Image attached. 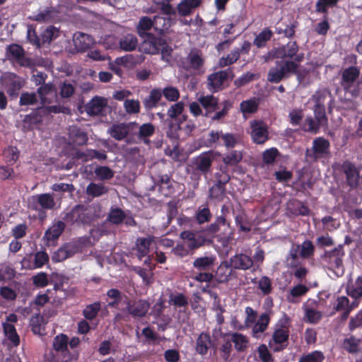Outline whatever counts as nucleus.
Here are the masks:
<instances>
[{
  "label": "nucleus",
  "mask_w": 362,
  "mask_h": 362,
  "mask_svg": "<svg viewBox=\"0 0 362 362\" xmlns=\"http://www.w3.org/2000/svg\"><path fill=\"white\" fill-rule=\"evenodd\" d=\"M345 255L344 246L339 245L334 249L325 251L321 259L328 269L334 272L337 276H342L344 272L343 257Z\"/></svg>",
  "instance_id": "6"
},
{
  "label": "nucleus",
  "mask_w": 362,
  "mask_h": 362,
  "mask_svg": "<svg viewBox=\"0 0 362 362\" xmlns=\"http://www.w3.org/2000/svg\"><path fill=\"white\" fill-rule=\"evenodd\" d=\"M152 28H153V19L145 16L140 18L136 28L138 35L141 37H144L145 36H147L148 34H151L150 33H148V31Z\"/></svg>",
  "instance_id": "42"
},
{
  "label": "nucleus",
  "mask_w": 362,
  "mask_h": 362,
  "mask_svg": "<svg viewBox=\"0 0 362 362\" xmlns=\"http://www.w3.org/2000/svg\"><path fill=\"white\" fill-rule=\"evenodd\" d=\"M216 257L209 255L197 257L193 262V267L199 272L210 271L215 265Z\"/></svg>",
  "instance_id": "33"
},
{
  "label": "nucleus",
  "mask_w": 362,
  "mask_h": 362,
  "mask_svg": "<svg viewBox=\"0 0 362 362\" xmlns=\"http://www.w3.org/2000/svg\"><path fill=\"white\" fill-rule=\"evenodd\" d=\"M4 332L8 339L14 345L20 344V338L13 325L8 322L2 323Z\"/></svg>",
  "instance_id": "48"
},
{
  "label": "nucleus",
  "mask_w": 362,
  "mask_h": 362,
  "mask_svg": "<svg viewBox=\"0 0 362 362\" xmlns=\"http://www.w3.org/2000/svg\"><path fill=\"white\" fill-rule=\"evenodd\" d=\"M55 206L54 199L49 193H43L30 197L28 199V207L32 210H51Z\"/></svg>",
  "instance_id": "13"
},
{
  "label": "nucleus",
  "mask_w": 362,
  "mask_h": 362,
  "mask_svg": "<svg viewBox=\"0 0 362 362\" xmlns=\"http://www.w3.org/2000/svg\"><path fill=\"white\" fill-rule=\"evenodd\" d=\"M69 136L72 143L76 146L85 145L88 140L87 134L76 126L70 127Z\"/></svg>",
  "instance_id": "38"
},
{
  "label": "nucleus",
  "mask_w": 362,
  "mask_h": 362,
  "mask_svg": "<svg viewBox=\"0 0 362 362\" xmlns=\"http://www.w3.org/2000/svg\"><path fill=\"white\" fill-rule=\"evenodd\" d=\"M341 170L346 175L347 185L351 188H356L359 182V172L355 165L349 160L343 162Z\"/></svg>",
  "instance_id": "23"
},
{
  "label": "nucleus",
  "mask_w": 362,
  "mask_h": 362,
  "mask_svg": "<svg viewBox=\"0 0 362 362\" xmlns=\"http://www.w3.org/2000/svg\"><path fill=\"white\" fill-rule=\"evenodd\" d=\"M162 91L160 89H153L148 97L144 101V105L147 110L156 107L158 102L161 99Z\"/></svg>",
  "instance_id": "45"
},
{
  "label": "nucleus",
  "mask_w": 362,
  "mask_h": 362,
  "mask_svg": "<svg viewBox=\"0 0 362 362\" xmlns=\"http://www.w3.org/2000/svg\"><path fill=\"white\" fill-rule=\"evenodd\" d=\"M126 214L122 209L118 207H112L107 215V220L114 225H119L124 222Z\"/></svg>",
  "instance_id": "49"
},
{
  "label": "nucleus",
  "mask_w": 362,
  "mask_h": 362,
  "mask_svg": "<svg viewBox=\"0 0 362 362\" xmlns=\"http://www.w3.org/2000/svg\"><path fill=\"white\" fill-rule=\"evenodd\" d=\"M37 93L42 104H50L57 99V94L54 84L45 83L40 86Z\"/></svg>",
  "instance_id": "26"
},
{
  "label": "nucleus",
  "mask_w": 362,
  "mask_h": 362,
  "mask_svg": "<svg viewBox=\"0 0 362 362\" xmlns=\"http://www.w3.org/2000/svg\"><path fill=\"white\" fill-rule=\"evenodd\" d=\"M211 338L209 333L202 332L196 340L195 350L197 354L205 356L211 346Z\"/></svg>",
  "instance_id": "35"
},
{
  "label": "nucleus",
  "mask_w": 362,
  "mask_h": 362,
  "mask_svg": "<svg viewBox=\"0 0 362 362\" xmlns=\"http://www.w3.org/2000/svg\"><path fill=\"white\" fill-rule=\"evenodd\" d=\"M240 58V51L238 48L232 50L226 57H222L219 59L218 65L223 68L235 63Z\"/></svg>",
  "instance_id": "52"
},
{
  "label": "nucleus",
  "mask_w": 362,
  "mask_h": 362,
  "mask_svg": "<svg viewBox=\"0 0 362 362\" xmlns=\"http://www.w3.org/2000/svg\"><path fill=\"white\" fill-rule=\"evenodd\" d=\"M98 218L95 211L89 206L77 204L71 209L64 211L63 220L68 224L90 226Z\"/></svg>",
  "instance_id": "3"
},
{
  "label": "nucleus",
  "mask_w": 362,
  "mask_h": 362,
  "mask_svg": "<svg viewBox=\"0 0 362 362\" xmlns=\"http://www.w3.org/2000/svg\"><path fill=\"white\" fill-rule=\"evenodd\" d=\"M243 159V154L241 151H231L228 154L225 155L223 158V162L224 163V165L227 167L235 166L238 163H239Z\"/></svg>",
  "instance_id": "54"
},
{
  "label": "nucleus",
  "mask_w": 362,
  "mask_h": 362,
  "mask_svg": "<svg viewBox=\"0 0 362 362\" xmlns=\"http://www.w3.org/2000/svg\"><path fill=\"white\" fill-rule=\"evenodd\" d=\"M107 296L111 300L107 303L110 308H118L120 304L127 305L129 297L117 288H110L107 291Z\"/></svg>",
  "instance_id": "28"
},
{
  "label": "nucleus",
  "mask_w": 362,
  "mask_h": 362,
  "mask_svg": "<svg viewBox=\"0 0 362 362\" xmlns=\"http://www.w3.org/2000/svg\"><path fill=\"white\" fill-rule=\"evenodd\" d=\"M202 2V0H182L176 8L178 15L182 17L190 16Z\"/></svg>",
  "instance_id": "31"
},
{
  "label": "nucleus",
  "mask_w": 362,
  "mask_h": 362,
  "mask_svg": "<svg viewBox=\"0 0 362 362\" xmlns=\"http://www.w3.org/2000/svg\"><path fill=\"white\" fill-rule=\"evenodd\" d=\"M169 303L178 308L186 307L189 303L187 296L182 293H177L176 295L170 294L169 296Z\"/></svg>",
  "instance_id": "62"
},
{
  "label": "nucleus",
  "mask_w": 362,
  "mask_h": 362,
  "mask_svg": "<svg viewBox=\"0 0 362 362\" xmlns=\"http://www.w3.org/2000/svg\"><path fill=\"white\" fill-rule=\"evenodd\" d=\"M216 184L226 185L230 181V176L228 173V167L226 165H221L217 172L214 174Z\"/></svg>",
  "instance_id": "55"
},
{
  "label": "nucleus",
  "mask_w": 362,
  "mask_h": 362,
  "mask_svg": "<svg viewBox=\"0 0 362 362\" xmlns=\"http://www.w3.org/2000/svg\"><path fill=\"white\" fill-rule=\"evenodd\" d=\"M65 227V223L62 221L54 222L52 226L45 231L44 239L48 243L56 241L64 232Z\"/></svg>",
  "instance_id": "32"
},
{
  "label": "nucleus",
  "mask_w": 362,
  "mask_h": 362,
  "mask_svg": "<svg viewBox=\"0 0 362 362\" xmlns=\"http://www.w3.org/2000/svg\"><path fill=\"white\" fill-rule=\"evenodd\" d=\"M250 127L252 129L251 137L254 143L263 144L269 139L268 127L263 121H252Z\"/></svg>",
  "instance_id": "20"
},
{
  "label": "nucleus",
  "mask_w": 362,
  "mask_h": 362,
  "mask_svg": "<svg viewBox=\"0 0 362 362\" xmlns=\"http://www.w3.org/2000/svg\"><path fill=\"white\" fill-rule=\"evenodd\" d=\"M143 42L140 46V50L149 54H157L159 53L160 46L165 45V39L162 37L156 36L154 34H148L142 37Z\"/></svg>",
  "instance_id": "18"
},
{
  "label": "nucleus",
  "mask_w": 362,
  "mask_h": 362,
  "mask_svg": "<svg viewBox=\"0 0 362 362\" xmlns=\"http://www.w3.org/2000/svg\"><path fill=\"white\" fill-rule=\"evenodd\" d=\"M53 13L54 8L52 7H47L45 10L40 11L37 15L30 16L29 19L37 22H50L54 18Z\"/></svg>",
  "instance_id": "53"
},
{
  "label": "nucleus",
  "mask_w": 362,
  "mask_h": 362,
  "mask_svg": "<svg viewBox=\"0 0 362 362\" xmlns=\"http://www.w3.org/2000/svg\"><path fill=\"white\" fill-rule=\"evenodd\" d=\"M279 154V150L274 147L265 150L262 153L263 163L267 165L273 164Z\"/></svg>",
  "instance_id": "64"
},
{
  "label": "nucleus",
  "mask_w": 362,
  "mask_h": 362,
  "mask_svg": "<svg viewBox=\"0 0 362 362\" xmlns=\"http://www.w3.org/2000/svg\"><path fill=\"white\" fill-rule=\"evenodd\" d=\"M361 339L354 335L345 338L342 342V348L349 354H356L359 351Z\"/></svg>",
  "instance_id": "46"
},
{
  "label": "nucleus",
  "mask_w": 362,
  "mask_h": 362,
  "mask_svg": "<svg viewBox=\"0 0 362 362\" xmlns=\"http://www.w3.org/2000/svg\"><path fill=\"white\" fill-rule=\"evenodd\" d=\"M109 188L102 183L90 182L88 185L86 193L93 198L99 197L107 194Z\"/></svg>",
  "instance_id": "41"
},
{
  "label": "nucleus",
  "mask_w": 362,
  "mask_h": 362,
  "mask_svg": "<svg viewBox=\"0 0 362 362\" xmlns=\"http://www.w3.org/2000/svg\"><path fill=\"white\" fill-rule=\"evenodd\" d=\"M298 65L290 60L276 61L275 66L269 69L267 80L274 83H279L284 78L298 73Z\"/></svg>",
  "instance_id": "5"
},
{
  "label": "nucleus",
  "mask_w": 362,
  "mask_h": 362,
  "mask_svg": "<svg viewBox=\"0 0 362 362\" xmlns=\"http://www.w3.org/2000/svg\"><path fill=\"white\" fill-rule=\"evenodd\" d=\"M81 252V245L76 241L63 244L52 256L54 262H60Z\"/></svg>",
  "instance_id": "15"
},
{
  "label": "nucleus",
  "mask_w": 362,
  "mask_h": 362,
  "mask_svg": "<svg viewBox=\"0 0 362 362\" xmlns=\"http://www.w3.org/2000/svg\"><path fill=\"white\" fill-rule=\"evenodd\" d=\"M229 261H223L218 267L215 278L217 282L223 284L226 283L230 279L233 274V269Z\"/></svg>",
  "instance_id": "30"
},
{
  "label": "nucleus",
  "mask_w": 362,
  "mask_h": 362,
  "mask_svg": "<svg viewBox=\"0 0 362 362\" xmlns=\"http://www.w3.org/2000/svg\"><path fill=\"white\" fill-rule=\"evenodd\" d=\"M73 42L77 52H84L93 44V39L90 35L79 32L74 34Z\"/></svg>",
  "instance_id": "29"
},
{
  "label": "nucleus",
  "mask_w": 362,
  "mask_h": 362,
  "mask_svg": "<svg viewBox=\"0 0 362 362\" xmlns=\"http://www.w3.org/2000/svg\"><path fill=\"white\" fill-rule=\"evenodd\" d=\"M107 107V100L95 96L91 99L86 106V112L88 115H104L105 110Z\"/></svg>",
  "instance_id": "25"
},
{
  "label": "nucleus",
  "mask_w": 362,
  "mask_h": 362,
  "mask_svg": "<svg viewBox=\"0 0 362 362\" xmlns=\"http://www.w3.org/2000/svg\"><path fill=\"white\" fill-rule=\"evenodd\" d=\"M272 36V31L269 28H264L255 37L253 44L258 48L264 47Z\"/></svg>",
  "instance_id": "50"
},
{
  "label": "nucleus",
  "mask_w": 362,
  "mask_h": 362,
  "mask_svg": "<svg viewBox=\"0 0 362 362\" xmlns=\"http://www.w3.org/2000/svg\"><path fill=\"white\" fill-rule=\"evenodd\" d=\"M229 262L233 269L247 270L253 266V259L243 253L235 254L232 256Z\"/></svg>",
  "instance_id": "27"
},
{
  "label": "nucleus",
  "mask_w": 362,
  "mask_h": 362,
  "mask_svg": "<svg viewBox=\"0 0 362 362\" xmlns=\"http://www.w3.org/2000/svg\"><path fill=\"white\" fill-rule=\"evenodd\" d=\"M154 241V237L148 235L146 238H138L136 241V255L141 260L143 257L148 255L149 247Z\"/></svg>",
  "instance_id": "34"
},
{
  "label": "nucleus",
  "mask_w": 362,
  "mask_h": 362,
  "mask_svg": "<svg viewBox=\"0 0 362 362\" xmlns=\"http://www.w3.org/2000/svg\"><path fill=\"white\" fill-rule=\"evenodd\" d=\"M259 104L255 99L243 100L240 103V108L243 114H252L257 111Z\"/></svg>",
  "instance_id": "59"
},
{
  "label": "nucleus",
  "mask_w": 362,
  "mask_h": 362,
  "mask_svg": "<svg viewBox=\"0 0 362 362\" xmlns=\"http://www.w3.org/2000/svg\"><path fill=\"white\" fill-rule=\"evenodd\" d=\"M325 357L321 351H313L300 356L298 362H323Z\"/></svg>",
  "instance_id": "56"
},
{
  "label": "nucleus",
  "mask_w": 362,
  "mask_h": 362,
  "mask_svg": "<svg viewBox=\"0 0 362 362\" xmlns=\"http://www.w3.org/2000/svg\"><path fill=\"white\" fill-rule=\"evenodd\" d=\"M340 86L346 93L353 98H357L361 94V82L358 81L360 69L356 66H350L343 69L340 74Z\"/></svg>",
  "instance_id": "4"
},
{
  "label": "nucleus",
  "mask_w": 362,
  "mask_h": 362,
  "mask_svg": "<svg viewBox=\"0 0 362 362\" xmlns=\"http://www.w3.org/2000/svg\"><path fill=\"white\" fill-rule=\"evenodd\" d=\"M329 99V103L333 101L332 93L327 88L317 90L312 96V100L315 103L313 110H316L317 115L326 114L325 102Z\"/></svg>",
  "instance_id": "22"
},
{
  "label": "nucleus",
  "mask_w": 362,
  "mask_h": 362,
  "mask_svg": "<svg viewBox=\"0 0 362 362\" xmlns=\"http://www.w3.org/2000/svg\"><path fill=\"white\" fill-rule=\"evenodd\" d=\"M156 183L163 196L168 197L173 193L174 189L170 177L167 174L159 175Z\"/></svg>",
  "instance_id": "36"
},
{
  "label": "nucleus",
  "mask_w": 362,
  "mask_h": 362,
  "mask_svg": "<svg viewBox=\"0 0 362 362\" xmlns=\"http://www.w3.org/2000/svg\"><path fill=\"white\" fill-rule=\"evenodd\" d=\"M38 102L35 93L23 92L21 93L19 100L20 106H30L37 105Z\"/></svg>",
  "instance_id": "58"
},
{
  "label": "nucleus",
  "mask_w": 362,
  "mask_h": 362,
  "mask_svg": "<svg viewBox=\"0 0 362 362\" xmlns=\"http://www.w3.org/2000/svg\"><path fill=\"white\" fill-rule=\"evenodd\" d=\"M229 213V206L223 204L221 209V215L216 217L214 222L207 226V231L209 234H217L221 230V227L230 228V222L227 220V216Z\"/></svg>",
  "instance_id": "21"
},
{
  "label": "nucleus",
  "mask_w": 362,
  "mask_h": 362,
  "mask_svg": "<svg viewBox=\"0 0 362 362\" xmlns=\"http://www.w3.org/2000/svg\"><path fill=\"white\" fill-rule=\"evenodd\" d=\"M233 76V69L228 68L209 74L207 77V88L211 93H216L223 88L228 78Z\"/></svg>",
  "instance_id": "10"
},
{
  "label": "nucleus",
  "mask_w": 362,
  "mask_h": 362,
  "mask_svg": "<svg viewBox=\"0 0 362 362\" xmlns=\"http://www.w3.org/2000/svg\"><path fill=\"white\" fill-rule=\"evenodd\" d=\"M153 28L160 33H163L170 27V19L162 16H156L153 18Z\"/></svg>",
  "instance_id": "63"
},
{
  "label": "nucleus",
  "mask_w": 362,
  "mask_h": 362,
  "mask_svg": "<svg viewBox=\"0 0 362 362\" xmlns=\"http://www.w3.org/2000/svg\"><path fill=\"white\" fill-rule=\"evenodd\" d=\"M43 115L39 107L35 109L30 114L25 115L22 120V130L25 132L33 130L42 122Z\"/></svg>",
  "instance_id": "24"
},
{
  "label": "nucleus",
  "mask_w": 362,
  "mask_h": 362,
  "mask_svg": "<svg viewBox=\"0 0 362 362\" xmlns=\"http://www.w3.org/2000/svg\"><path fill=\"white\" fill-rule=\"evenodd\" d=\"M298 52V46L295 41H291L286 45L279 47L276 52V55L278 58L285 59L290 58L293 59Z\"/></svg>",
  "instance_id": "37"
},
{
  "label": "nucleus",
  "mask_w": 362,
  "mask_h": 362,
  "mask_svg": "<svg viewBox=\"0 0 362 362\" xmlns=\"http://www.w3.org/2000/svg\"><path fill=\"white\" fill-rule=\"evenodd\" d=\"M216 236L217 234H209L207 231V226L202 229L199 233H194L189 230H185L180 233V238L184 241V245L189 250H195L206 243H211Z\"/></svg>",
  "instance_id": "7"
},
{
  "label": "nucleus",
  "mask_w": 362,
  "mask_h": 362,
  "mask_svg": "<svg viewBox=\"0 0 362 362\" xmlns=\"http://www.w3.org/2000/svg\"><path fill=\"white\" fill-rule=\"evenodd\" d=\"M149 308L150 303L147 300L144 299L132 300L129 298V302L122 311L127 313L134 318H137L145 317Z\"/></svg>",
  "instance_id": "16"
},
{
  "label": "nucleus",
  "mask_w": 362,
  "mask_h": 362,
  "mask_svg": "<svg viewBox=\"0 0 362 362\" xmlns=\"http://www.w3.org/2000/svg\"><path fill=\"white\" fill-rule=\"evenodd\" d=\"M346 293L354 299L362 298V276H358L354 283L348 284L346 287Z\"/></svg>",
  "instance_id": "40"
},
{
  "label": "nucleus",
  "mask_w": 362,
  "mask_h": 362,
  "mask_svg": "<svg viewBox=\"0 0 362 362\" xmlns=\"http://www.w3.org/2000/svg\"><path fill=\"white\" fill-rule=\"evenodd\" d=\"M6 57L13 64L22 67L31 68L34 65L32 59L25 56L23 47L18 44H11L6 47Z\"/></svg>",
  "instance_id": "9"
},
{
  "label": "nucleus",
  "mask_w": 362,
  "mask_h": 362,
  "mask_svg": "<svg viewBox=\"0 0 362 362\" xmlns=\"http://www.w3.org/2000/svg\"><path fill=\"white\" fill-rule=\"evenodd\" d=\"M199 102L205 110L203 115L213 121L224 118L233 107L232 103L228 100L219 104L218 98L213 95H202L199 98Z\"/></svg>",
  "instance_id": "2"
},
{
  "label": "nucleus",
  "mask_w": 362,
  "mask_h": 362,
  "mask_svg": "<svg viewBox=\"0 0 362 362\" xmlns=\"http://www.w3.org/2000/svg\"><path fill=\"white\" fill-rule=\"evenodd\" d=\"M330 154V142L323 136L315 138L313 141V146L310 151L307 150L306 156L317 160L327 158Z\"/></svg>",
  "instance_id": "11"
},
{
  "label": "nucleus",
  "mask_w": 362,
  "mask_h": 362,
  "mask_svg": "<svg viewBox=\"0 0 362 362\" xmlns=\"http://www.w3.org/2000/svg\"><path fill=\"white\" fill-rule=\"evenodd\" d=\"M290 327L291 319L286 314H284L275 325L272 339L269 341V346L272 347V343L288 344Z\"/></svg>",
  "instance_id": "8"
},
{
  "label": "nucleus",
  "mask_w": 362,
  "mask_h": 362,
  "mask_svg": "<svg viewBox=\"0 0 362 362\" xmlns=\"http://www.w3.org/2000/svg\"><path fill=\"white\" fill-rule=\"evenodd\" d=\"M4 86L11 98H17L21 89L24 86V81L17 74L10 73L4 78Z\"/></svg>",
  "instance_id": "19"
},
{
  "label": "nucleus",
  "mask_w": 362,
  "mask_h": 362,
  "mask_svg": "<svg viewBox=\"0 0 362 362\" xmlns=\"http://www.w3.org/2000/svg\"><path fill=\"white\" fill-rule=\"evenodd\" d=\"M59 30L54 26L51 25L43 30L40 35V40L42 45L49 44L52 40L59 36ZM40 39H37L39 44Z\"/></svg>",
  "instance_id": "47"
},
{
  "label": "nucleus",
  "mask_w": 362,
  "mask_h": 362,
  "mask_svg": "<svg viewBox=\"0 0 362 362\" xmlns=\"http://www.w3.org/2000/svg\"><path fill=\"white\" fill-rule=\"evenodd\" d=\"M218 153L215 151L209 150L192 158L187 165L186 171L192 180L199 182L202 176L206 177L211 173L213 162Z\"/></svg>",
  "instance_id": "1"
},
{
  "label": "nucleus",
  "mask_w": 362,
  "mask_h": 362,
  "mask_svg": "<svg viewBox=\"0 0 362 362\" xmlns=\"http://www.w3.org/2000/svg\"><path fill=\"white\" fill-rule=\"evenodd\" d=\"M119 48L125 52H132L136 49L138 45L137 37L131 33L122 35L119 40Z\"/></svg>",
  "instance_id": "39"
},
{
  "label": "nucleus",
  "mask_w": 362,
  "mask_h": 362,
  "mask_svg": "<svg viewBox=\"0 0 362 362\" xmlns=\"http://www.w3.org/2000/svg\"><path fill=\"white\" fill-rule=\"evenodd\" d=\"M101 309V304L99 301L88 305L83 309L82 313L85 319L88 320H94Z\"/></svg>",
  "instance_id": "51"
},
{
  "label": "nucleus",
  "mask_w": 362,
  "mask_h": 362,
  "mask_svg": "<svg viewBox=\"0 0 362 362\" xmlns=\"http://www.w3.org/2000/svg\"><path fill=\"white\" fill-rule=\"evenodd\" d=\"M314 111L313 118L311 115L306 117L302 124V129L305 132L317 133L321 127L327 125V117L326 114L317 115L316 110Z\"/></svg>",
  "instance_id": "17"
},
{
  "label": "nucleus",
  "mask_w": 362,
  "mask_h": 362,
  "mask_svg": "<svg viewBox=\"0 0 362 362\" xmlns=\"http://www.w3.org/2000/svg\"><path fill=\"white\" fill-rule=\"evenodd\" d=\"M226 195V186L215 183L209 189V196L211 199L222 201Z\"/></svg>",
  "instance_id": "60"
},
{
  "label": "nucleus",
  "mask_w": 362,
  "mask_h": 362,
  "mask_svg": "<svg viewBox=\"0 0 362 362\" xmlns=\"http://www.w3.org/2000/svg\"><path fill=\"white\" fill-rule=\"evenodd\" d=\"M257 352L261 362H274V358L266 344H260L257 348Z\"/></svg>",
  "instance_id": "61"
},
{
  "label": "nucleus",
  "mask_w": 362,
  "mask_h": 362,
  "mask_svg": "<svg viewBox=\"0 0 362 362\" xmlns=\"http://www.w3.org/2000/svg\"><path fill=\"white\" fill-rule=\"evenodd\" d=\"M138 128V123L130 122L128 123L121 122L113 124L108 129L110 135L117 141H122L129 134H134Z\"/></svg>",
  "instance_id": "14"
},
{
  "label": "nucleus",
  "mask_w": 362,
  "mask_h": 362,
  "mask_svg": "<svg viewBox=\"0 0 362 362\" xmlns=\"http://www.w3.org/2000/svg\"><path fill=\"white\" fill-rule=\"evenodd\" d=\"M137 129H139L137 137L145 144H148V138L152 136L155 133L154 125L150 122L144 123L141 126L138 125Z\"/></svg>",
  "instance_id": "44"
},
{
  "label": "nucleus",
  "mask_w": 362,
  "mask_h": 362,
  "mask_svg": "<svg viewBox=\"0 0 362 362\" xmlns=\"http://www.w3.org/2000/svg\"><path fill=\"white\" fill-rule=\"evenodd\" d=\"M205 59L203 53L198 49H192L187 56L182 61V67L186 71H203Z\"/></svg>",
  "instance_id": "12"
},
{
  "label": "nucleus",
  "mask_w": 362,
  "mask_h": 362,
  "mask_svg": "<svg viewBox=\"0 0 362 362\" xmlns=\"http://www.w3.org/2000/svg\"><path fill=\"white\" fill-rule=\"evenodd\" d=\"M339 0H317L315 5V11L327 16L328 8L335 6Z\"/></svg>",
  "instance_id": "57"
},
{
  "label": "nucleus",
  "mask_w": 362,
  "mask_h": 362,
  "mask_svg": "<svg viewBox=\"0 0 362 362\" xmlns=\"http://www.w3.org/2000/svg\"><path fill=\"white\" fill-rule=\"evenodd\" d=\"M231 341L234 344L235 349L238 352H243L249 346V340L246 336L241 333L233 332L230 334Z\"/></svg>",
  "instance_id": "43"
}]
</instances>
